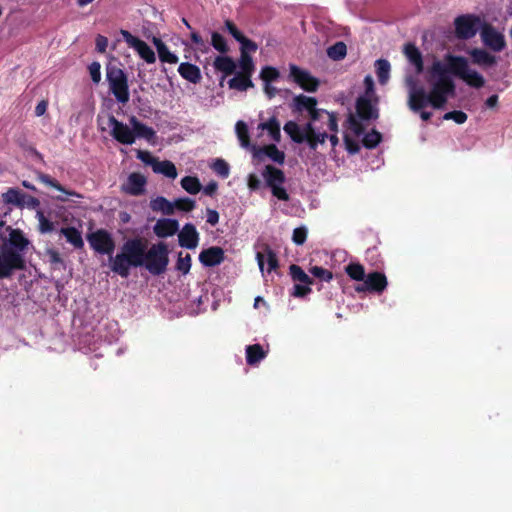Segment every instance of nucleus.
<instances>
[{"mask_svg":"<svg viewBox=\"0 0 512 512\" xmlns=\"http://www.w3.org/2000/svg\"><path fill=\"white\" fill-rule=\"evenodd\" d=\"M429 83L431 90L426 92L423 86L416 83L413 78L407 79L408 106L411 111L418 113L427 105L434 109H442L448 101L449 96L455 94V83L450 76L447 64L435 60L429 68Z\"/></svg>","mask_w":512,"mask_h":512,"instance_id":"obj_1","label":"nucleus"},{"mask_svg":"<svg viewBox=\"0 0 512 512\" xmlns=\"http://www.w3.org/2000/svg\"><path fill=\"white\" fill-rule=\"evenodd\" d=\"M146 248V241L140 237L126 240L120 252L111 257V270L122 278H127L132 267L143 266Z\"/></svg>","mask_w":512,"mask_h":512,"instance_id":"obj_2","label":"nucleus"},{"mask_svg":"<svg viewBox=\"0 0 512 512\" xmlns=\"http://www.w3.org/2000/svg\"><path fill=\"white\" fill-rule=\"evenodd\" d=\"M9 237L5 238L0 246L3 254H11V268L13 271L23 270L25 268L24 252L28 249L30 241L25 237L20 229H14L11 226L6 227Z\"/></svg>","mask_w":512,"mask_h":512,"instance_id":"obj_3","label":"nucleus"},{"mask_svg":"<svg viewBox=\"0 0 512 512\" xmlns=\"http://www.w3.org/2000/svg\"><path fill=\"white\" fill-rule=\"evenodd\" d=\"M445 60L450 70V74L463 80L468 86L479 89L484 86V77L469 67L468 60L463 56L447 54Z\"/></svg>","mask_w":512,"mask_h":512,"instance_id":"obj_4","label":"nucleus"},{"mask_svg":"<svg viewBox=\"0 0 512 512\" xmlns=\"http://www.w3.org/2000/svg\"><path fill=\"white\" fill-rule=\"evenodd\" d=\"M143 266L152 275L159 276L166 272L169 264V249L165 242L151 245L145 252Z\"/></svg>","mask_w":512,"mask_h":512,"instance_id":"obj_5","label":"nucleus"},{"mask_svg":"<svg viewBox=\"0 0 512 512\" xmlns=\"http://www.w3.org/2000/svg\"><path fill=\"white\" fill-rule=\"evenodd\" d=\"M262 177L265 181V185L271 190L275 198L281 201L290 200V196L283 186L286 181V176L281 169L268 164L262 170Z\"/></svg>","mask_w":512,"mask_h":512,"instance_id":"obj_6","label":"nucleus"},{"mask_svg":"<svg viewBox=\"0 0 512 512\" xmlns=\"http://www.w3.org/2000/svg\"><path fill=\"white\" fill-rule=\"evenodd\" d=\"M106 78L109 89L119 103L126 104L129 101V86L125 72L115 66L108 67Z\"/></svg>","mask_w":512,"mask_h":512,"instance_id":"obj_7","label":"nucleus"},{"mask_svg":"<svg viewBox=\"0 0 512 512\" xmlns=\"http://www.w3.org/2000/svg\"><path fill=\"white\" fill-rule=\"evenodd\" d=\"M480 16L476 14H462L454 19L455 36L459 40L473 38L483 25Z\"/></svg>","mask_w":512,"mask_h":512,"instance_id":"obj_8","label":"nucleus"},{"mask_svg":"<svg viewBox=\"0 0 512 512\" xmlns=\"http://www.w3.org/2000/svg\"><path fill=\"white\" fill-rule=\"evenodd\" d=\"M90 247L101 255H108L110 258L115 250V241L112 235L105 229H98L87 235Z\"/></svg>","mask_w":512,"mask_h":512,"instance_id":"obj_9","label":"nucleus"},{"mask_svg":"<svg viewBox=\"0 0 512 512\" xmlns=\"http://www.w3.org/2000/svg\"><path fill=\"white\" fill-rule=\"evenodd\" d=\"M480 36L483 44L493 52H501L506 47L504 35L490 23H483Z\"/></svg>","mask_w":512,"mask_h":512,"instance_id":"obj_10","label":"nucleus"},{"mask_svg":"<svg viewBox=\"0 0 512 512\" xmlns=\"http://www.w3.org/2000/svg\"><path fill=\"white\" fill-rule=\"evenodd\" d=\"M108 124L112 128L110 135L119 143L132 145L135 142L133 128L119 121L114 115H109Z\"/></svg>","mask_w":512,"mask_h":512,"instance_id":"obj_11","label":"nucleus"},{"mask_svg":"<svg viewBox=\"0 0 512 512\" xmlns=\"http://www.w3.org/2000/svg\"><path fill=\"white\" fill-rule=\"evenodd\" d=\"M388 285L385 274L374 271L369 273L361 284L355 287L357 292H370L381 294Z\"/></svg>","mask_w":512,"mask_h":512,"instance_id":"obj_12","label":"nucleus"},{"mask_svg":"<svg viewBox=\"0 0 512 512\" xmlns=\"http://www.w3.org/2000/svg\"><path fill=\"white\" fill-rule=\"evenodd\" d=\"M121 35L123 36L125 42L128 46L134 48L139 56L144 59L147 63L152 64L156 61V56L152 48L143 40L138 37L132 35L127 30H121Z\"/></svg>","mask_w":512,"mask_h":512,"instance_id":"obj_13","label":"nucleus"},{"mask_svg":"<svg viewBox=\"0 0 512 512\" xmlns=\"http://www.w3.org/2000/svg\"><path fill=\"white\" fill-rule=\"evenodd\" d=\"M290 76L296 84L307 92H316L319 87V80L316 77L296 65H290Z\"/></svg>","mask_w":512,"mask_h":512,"instance_id":"obj_14","label":"nucleus"},{"mask_svg":"<svg viewBox=\"0 0 512 512\" xmlns=\"http://www.w3.org/2000/svg\"><path fill=\"white\" fill-rule=\"evenodd\" d=\"M357 117L362 121L377 119L379 112L377 107L371 102V98L367 96H359L355 104Z\"/></svg>","mask_w":512,"mask_h":512,"instance_id":"obj_15","label":"nucleus"},{"mask_svg":"<svg viewBox=\"0 0 512 512\" xmlns=\"http://www.w3.org/2000/svg\"><path fill=\"white\" fill-rule=\"evenodd\" d=\"M199 233L192 223H186L178 233L179 245L186 249H195L199 244Z\"/></svg>","mask_w":512,"mask_h":512,"instance_id":"obj_16","label":"nucleus"},{"mask_svg":"<svg viewBox=\"0 0 512 512\" xmlns=\"http://www.w3.org/2000/svg\"><path fill=\"white\" fill-rule=\"evenodd\" d=\"M225 259V252L219 246H212L203 249L199 254V261L205 267H214L221 264Z\"/></svg>","mask_w":512,"mask_h":512,"instance_id":"obj_17","label":"nucleus"},{"mask_svg":"<svg viewBox=\"0 0 512 512\" xmlns=\"http://www.w3.org/2000/svg\"><path fill=\"white\" fill-rule=\"evenodd\" d=\"M147 180L141 173L133 172L128 176L127 182L123 185V190L133 196L142 195L145 191Z\"/></svg>","mask_w":512,"mask_h":512,"instance_id":"obj_18","label":"nucleus"},{"mask_svg":"<svg viewBox=\"0 0 512 512\" xmlns=\"http://www.w3.org/2000/svg\"><path fill=\"white\" fill-rule=\"evenodd\" d=\"M179 229V222L176 219L161 218L157 220L153 231L159 238L173 236Z\"/></svg>","mask_w":512,"mask_h":512,"instance_id":"obj_19","label":"nucleus"},{"mask_svg":"<svg viewBox=\"0 0 512 512\" xmlns=\"http://www.w3.org/2000/svg\"><path fill=\"white\" fill-rule=\"evenodd\" d=\"M310 120L312 123L316 124V122L322 121L323 118H327V130L331 132H338V120L336 113L328 112L325 109L315 108L309 114Z\"/></svg>","mask_w":512,"mask_h":512,"instance_id":"obj_20","label":"nucleus"},{"mask_svg":"<svg viewBox=\"0 0 512 512\" xmlns=\"http://www.w3.org/2000/svg\"><path fill=\"white\" fill-rule=\"evenodd\" d=\"M129 123L133 128V132L135 133L136 138H143L148 142H154L156 138V132L152 127H149L139 121L136 116H131L129 118Z\"/></svg>","mask_w":512,"mask_h":512,"instance_id":"obj_21","label":"nucleus"},{"mask_svg":"<svg viewBox=\"0 0 512 512\" xmlns=\"http://www.w3.org/2000/svg\"><path fill=\"white\" fill-rule=\"evenodd\" d=\"M469 55L472 59V62L479 66L492 67L497 63L496 56L492 55L485 49L473 48L469 52Z\"/></svg>","mask_w":512,"mask_h":512,"instance_id":"obj_22","label":"nucleus"},{"mask_svg":"<svg viewBox=\"0 0 512 512\" xmlns=\"http://www.w3.org/2000/svg\"><path fill=\"white\" fill-rule=\"evenodd\" d=\"M291 107L294 112L302 113L307 111L310 114L317 107V99L300 94L293 98Z\"/></svg>","mask_w":512,"mask_h":512,"instance_id":"obj_23","label":"nucleus"},{"mask_svg":"<svg viewBox=\"0 0 512 512\" xmlns=\"http://www.w3.org/2000/svg\"><path fill=\"white\" fill-rule=\"evenodd\" d=\"M178 72L182 78L193 84L199 83L202 79L200 68L189 62L181 63Z\"/></svg>","mask_w":512,"mask_h":512,"instance_id":"obj_24","label":"nucleus"},{"mask_svg":"<svg viewBox=\"0 0 512 512\" xmlns=\"http://www.w3.org/2000/svg\"><path fill=\"white\" fill-rule=\"evenodd\" d=\"M404 53L409 62L415 67L416 73H422L424 69V63L422 54L419 49L414 44L408 43L404 47Z\"/></svg>","mask_w":512,"mask_h":512,"instance_id":"obj_25","label":"nucleus"},{"mask_svg":"<svg viewBox=\"0 0 512 512\" xmlns=\"http://www.w3.org/2000/svg\"><path fill=\"white\" fill-rule=\"evenodd\" d=\"M153 44L156 47L161 62L169 64H176L178 62L179 59L177 55L172 53L160 38L154 37Z\"/></svg>","mask_w":512,"mask_h":512,"instance_id":"obj_26","label":"nucleus"},{"mask_svg":"<svg viewBox=\"0 0 512 512\" xmlns=\"http://www.w3.org/2000/svg\"><path fill=\"white\" fill-rule=\"evenodd\" d=\"M251 76L247 73L238 72L233 78L228 81V85L230 89H235L238 91H246L249 88H252L253 82L251 80Z\"/></svg>","mask_w":512,"mask_h":512,"instance_id":"obj_27","label":"nucleus"},{"mask_svg":"<svg viewBox=\"0 0 512 512\" xmlns=\"http://www.w3.org/2000/svg\"><path fill=\"white\" fill-rule=\"evenodd\" d=\"M60 233L66 238L67 242L74 246L76 249H81L84 246V241L81 232L73 227H62Z\"/></svg>","mask_w":512,"mask_h":512,"instance_id":"obj_28","label":"nucleus"},{"mask_svg":"<svg viewBox=\"0 0 512 512\" xmlns=\"http://www.w3.org/2000/svg\"><path fill=\"white\" fill-rule=\"evenodd\" d=\"M152 170L154 173L162 174L171 179H175L178 175L176 166L169 160L160 161L157 159Z\"/></svg>","mask_w":512,"mask_h":512,"instance_id":"obj_29","label":"nucleus"},{"mask_svg":"<svg viewBox=\"0 0 512 512\" xmlns=\"http://www.w3.org/2000/svg\"><path fill=\"white\" fill-rule=\"evenodd\" d=\"M266 354L260 344L248 345L246 347V362L250 366L257 365L266 357Z\"/></svg>","mask_w":512,"mask_h":512,"instance_id":"obj_30","label":"nucleus"},{"mask_svg":"<svg viewBox=\"0 0 512 512\" xmlns=\"http://www.w3.org/2000/svg\"><path fill=\"white\" fill-rule=\"evenodd\" d=\"M213 64L217 71L223 72L225 75L233 74L236 69L234 60L229 56H217Z\"/></svg>","mask_w":512,"mask_h":512,"instance_id":"obj_31","label":"nucleus"},{"mask_svg":"<svg viewBox=\"0 0 512 512\" xmlns=\"http://www.w3.org/2000/svg\"><path fill=\"white\" fill-rule=\"evenodd\" d=\"M150 208L156 212H162L165 215L174 214V205L163 196H158L150 201Z\"/></svg>","mask_w":512,"mask_h":512,"instance_id":"obj_32","label":"nucleus"},{"mask_svg":"<svg viewBox=\"0 0 512 512\" xmlns=\"http://www.w3.org/2000/svg\"><path fill=\"white\" fill-rule=\"evenodd\" d=\"M284 131L297 144H302L306 141L307 135L302 133V128L294 121H288L284 125Z\"/></svg>","mask_w":512,"mask_h":512,"instance_id":"obj_33","label":"nucleus"},{"mask_svg":"<svg viewBox=\"0 0 512 512\" xmlns=\"http://www.w3.org/2000/svg\"><path fill=\"white\" fill-rule=\"evenodd\" d=\"M258 129L266 130L272 140L276 142L280 141V123L276 117H271L267 122L260 123Z\"/></svg>","mask_w":512,"mask_h":512,"instance_id":"obj_34","label":"nucleus"},{"mask_svg":"<svg viewBox=\"0 0 512 512\" xmlns=\"http://www.w3.org/2000/svg\"><path fill=\"white\" fill-rule=\"evenodd\" d=\"M259 152L265 154L272 161L277 164H283L285 161V154L279 150L275 144H268L262 147Z\"/></svg>","mask_w":512,"mask_h":512,"instance_id":"obj_35","label":"nucleus"},{"mask_svg":"<svg viewBox=\"0 0 512 512\" xmlns=\"http://www.w3.org/2000/svg\"><path fill=\"white\" fill-rule=\"evenodd\" d=\"M376 75L380 84H386L390 76V63L386 59H378L375 62Z\"/></svg>","mask_w":512,"mask_h":512,"instance_id":"obj_36","label":"nucleus"},{"mask_svg":"<svg viewBox=\"0 0 512 512\" xmlns=\"http://www.w3.org/2000/svg\"><path fill=\"white\" fill-rule=\"evenodd\" d=\"M327 56L334 60V61H340L345 58L347 54V46L344 42L338 41L332 46L327 48Z\"/></svg>","mask_w":512,"mask_h":512,"instance_id":"obj_37","label":"nucleus"},{"mask_svg":"<svg viewBox=\"0 0 512 512\" xmlns=\"http://www.w3.org/2000/svg\"><path fill=\"white\" fill-rule=\"evenodd\" d=\"M235 131L240 145L244 148H248L250 146V136L247 124L239 120L235 125Z\"/></svg>","mask_w":512,"mask_h":512,"instance_id":"obj_38","label":"nucleus"},{"mask_svg":"<svg viewBox=\"0 0 512 512\" xmlns=\"http://www.w3.org/2000/svg\"><path fill=\"white\" fill-rule=\"evenodd\" d=\"M347 275L355 281H364L366 278L364 266L360 263H350L345 267Z\"/></svg>","mask_w":512,"mask_h":512,"instance_id":"obj_39","label":"nucleus"},{"mask_svg":"<svg viewBox=\"0 0 512 512\" xmlns=\"http://www.w3.org/2000/svg\"><path fill=\"white\" fill-rule=\"evenodd\" d=\"M181 186L189 194H197L202 188L199 179L194 176L183 177L181 179Z\"/></svg>","mask_w":512,"mask_h":512,"instance_id":"obj_40","label":"nucleus"},{"mask_svg":"<svg viewBox=\"0 0 512 512\" xmlns=\"http://www.w3.org/2000/svg\"><path fill=\"white\" fill-rule=\"evenodd\" d=\"M291 278L302 284H313V279L309 277L304 270L296 264H291L289 267Z\"/></svg>","mask_w":512,"mask_h":512,"instance_id":"obj_41","label":"nucleus"},{"mask_svg":"<svg viewBox=\"0 0 512 512\" xmlns=\"http://www.w3.org/2000/svg\"><path fill=\"white\" fill-rule=\"evenodd\" d=\"M327 138V129H324L323 127L321 130H318L311 137H307L305 142L307 143L310 150L315 151L318 147V144H324Z\"/></svg>","mask_w":512,"mask_h":512,"instance_id":"obj_42","label":"nucleus"},{"mask_svg":"<svg viewBox=\"0 0 512 512\" xmlns=\"http://www.w3.org/2000/svg\"><path fill=\"white\" fill-rule=\"evenodd\" d=\"M191 255L189 253H186L183 255V252L178 253L177 261L175 264V269L179 272H181L183 275H186L190 272L191 269Z\"/></svg>","mask_w":512,"mask_h":512,"instance_id":"obj_43","label":"nucleus"},{"mask_svg":"<svg viewBox=\"0 0 512 512\" xmlns=\"http://www.w3.org/2000/svg\"><path fill=\"white\" fill-rule=\"evenodd\" d=\"M3 198L6 203L15 204L17 206H23L24 203L23 193L15 188H9L8 191L4 193Z\"/></svg>","mask_w":512,"mask_h":512,"instance_id":"obj_44","label":"nucleus"},{"mask_svg":"<svg viewBox=\"0 0 512 512\" xmlns=\"http://www.w3.org/2000/svg\"><path fill=\"white\" fill-rule=\"evenodd\" d=\"M41 179H42V182L45 183L46 185H48L60 192H63L68 196H74L77 198L82 197L79 193H77L75 191L66 190L64 186H62L56 179L51 178L49 175H43Z\"/></svg>","mask_w":512,"mask_h":512,"instance_id":"obj_45","label":"nucleus"},{"mask_svg":"<svg viewBox=\"0 0 512 512\" xmlns=\"http://www.w3.org/2000/svg\"><path fill=\"white\" fill-rule=\"evenodd\" d=\"M382 140V135L375 129H372L371 132L365 134L363 137L362 143L363 146L367 149H373L378 146V144Z\"/></svg>","mask_w":512,"mask_h":512,"instance_id":"obj_46","label":"nucleus"},{"mask_svg":"<svg viewBox=\"0 0 512 512\" xmlns=\"http://www.w3.org/2000/svg\"><path fill=\"white\" fill-rule=\"evenodd\" d=\"M239 66L241 69L240 73H247L249 75H252L255 70L253 59L249 55V53H241Z\"/></svg>","mask_w":512,"mask_h":512,"instance_id":"obj_47","label":"nucleus"},{"mask_svg":"<svg viewBox=\"0 0 512 512\" xmlns=\"http://www.w3.org/2000/svg\"><path fill=\"white\" fill-rule=\"evenodd\" d=\"M211 45L222 54L227 53L229 50L225 38L218 32H212Z\"/></svg>","mask_w":512,"mask_h":512,"instance_id":"obj_48","label":"nucleus"},{"mask_svg":"<svg viewBox=\"0 0 512 512\" xmlns=\"http://www.w3.org/2000/svg\"><path fill=\"white\" fill-rule=\"evenodd\" d=\"M348 129L351 130L356 136H360L364 133V126L361 120L358 119L354 114L349 113L347 117Z\"/></svg>","mask_w":512,"mask_h":512,"instance_id":"obj_49","label":"nucleus"},{"mask_svg":"<svg viewBox=\"0 0 512 512\" xmlns=\"http://www.w3.org/2000/svg\"><path fill=\"white\" fill-rule=\"evenodd\" d=\"M309 272L316 278L324 282H330L333 279V273L320 266H313L309 269Z\"/></svg>","mask_w":512,"mask_h":512,"instance_id":"obj_50","label":"nucleus"},{"mask_svg":"<svg viewBox=\"0 0 512 512\" xmlns=\"http://www.w3.org/2000/svg\"><path fill=\"white\" fill-rule=\"evenodd\" d=\"M279 76V71L272 66H265L260 72V77L265 83L276 81Z\"/></svg>","mask_w":512,"mask_h":512,"instance_id":"obj_51","label":"nucleus"},{"mask_svg":"<svg viewBox=\"0 0 512 512\" xmlns=\"http://www.w3.org/2000/svg\"><path fill=\"white\" fill-rule=\"evenodd\" d=\"M174 210L178 209L184 212H190L195 208V201L188 197L178 198L173 202Z\"/></svg>","mask_w":512,"mask_h":512,"instance_id":"obj_52","label":"nucleus"},{"mask_svg":"<svg viewBox=\"0 0 512 512\" xmlns=\"http://www.w3.org/2000/svg\"><path fill=\"white\" fill-rule=\"evenodd\" d=\"M266 255H267V272L271 273L272 271L276 270L279 266L278 258L276 253L269 247L266 246Z\"/></svg>","mask_w":512,"mask_h":512,"instance_id":"obj_53","label":"nucleus"},{"mask_svg":"<svg viewBox=\"0 0 512 512\" xmlns=\"http://www.w3.org/2000/svg\"><path fill=\"white\" fill-rule=\"evenodd\" d=\"M443 118L445 120H453L457 124H463L466 122L468 116L465 112H463L461 110H454V111L445 113Z\"/></svg>","mask_w":512,"mask_h":512,"instance_id":"obj_54","label":"nucleus"},{"mask_svg":"<svg viewBox=\"0 0 512 512\" xmlns=\"http://www.w3.org/2000/svg\"><path fill=\"white\" fill-rule=\"evenodd\" d=\"M308 231L306 227H297L293 230L292 241L296 245H303L307 239Z\"/></svg>","mask_w":512,"mask_h":512,"instance_id":"obj_55","label":"nucleus"},{"mask_svg":"<svg viewBox=\"0 0 512 512\" xmlns=\"http://www.w3.org/2000/svg\"><path fill=\"white\" fill-rule=\"evenodd\" d=\"M213 170L220 175L221 177H228L229 175V165L223 159H217L213 164Z\"/></svg>","mask_w":512,"mask_h":512,"instance_id":"obj_56","label":"nucleus"},{"mask_svg":"<svg viewBox=\"0 0 512 512\" xmlns=\"http://www.w3.org/2000/svg\"><path fill=\"white\" fill-rule=\"evenodd\" d=\"M311 284H295L291 295L296 298H303L312 292Z\"/></svg>","mask_w":512,"mask_h":512,"instance_id":"obj_57","label":"nucleus"},{"mask_svg":"<svg viewBox=\"0 0 512 512\" xmlns=\"http://www.w3.org/2000/svg\"><path fill=\"white\" fill-rule=\"evenodd\" d=\"M39 215V229L41 233H49L54 230V223L46 218L43 213L38 212Z\"/></svg>","mask_w":512,"mask_h":512,"instance_id":"obj_58","label":"nucleus"},{"mask_svg":"<svg viewBox=\"0 0 512 512\" xmlns=\"http://www.w3.org/2000/svg\"><path fill=\"white\" fill-rule=\"evenodd\" d=\"M238 42L241 44V53L256 52L258 49L257 44L246 36H243Z\"/></svg>","mask_w":512,"mask_h":512,"instance_id":"obj_59","label":"nucleus"},{"mask_svg":"<svg viewBox=\"0 0 512 512\" xmlns=\"http://www.w3.org/2000/svg\"><path fill=\"white\" fill-rule=\"evenodd\" d=\"M89 73L94 83H99L101 80V65L99 62L94 61L89 66Z\"/></svg>","mask_w":512,"mask_h":512,"instance_id":"obj_60","label":"nucleus"},{"mask_svg":"<svg viewBox=\"0 0 512 512\" xmlns=\"http://www.w3.org/2000/svg\"><path fill=\"white\" fill-rule=\"evenodd\" d=\"M47 256L49 257V262L54 265L55 267L63 266L64 267V261L60 255V253L55 249H48L46 252Z\"/></svg>","mask_w":512,"mask_h":512,"instance_id":"obj_61","label":"nucleus"},{"mask_svg":"<svg viewBox=\"0 0 512 512\" xmlns=\"http://www.w3.org/2000/svg\"><path fill=\"white\" fill-rule=\"evenodd\" d=\"M190 38L192 42L197 46V49H199L202 52H206L208 50L206 42L203 40V38L200 36L198 32H192L190 34Z\"/></svg>","mask_w":512,"mask_h":512,"instance_id":"obj_62","label":"nucleus"},{"mask_svg":"<svg viewBox=\"0 0 512 512\" xmlns=\"http://www.w3.org/2000/svg\"><path fill=\"white\" fill-rule=\"evenodd\" d=\"M225 27L236 41H239L244 36L237 26L230 20L225 21Z\"/></svg>","mask_w":512,"mask_h":512,"instance_id":"obj_63","label":"nucleus"},{"mask_svg":"<svg viewBox=\"0 0 512 512\" xmlns=\"http://www.w3.org/2000/svg\"><path fill=\"white\" fill-rule=\"evenodd\" d=\"M137 158L140 159L146 165H150L151 167H153L154 163L157 160V158L153 157L150 152L143 150H138Z\"/></svg>","mask_w":512,"mask_h":512,"instance_id":"obj_64","label":"nucleus"}]
</instances>
